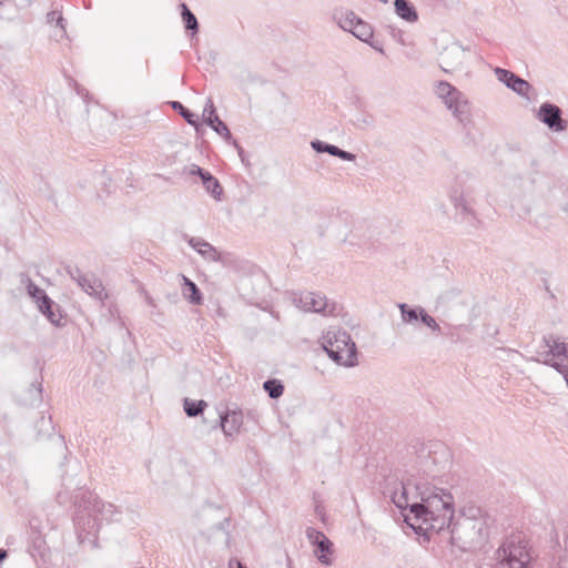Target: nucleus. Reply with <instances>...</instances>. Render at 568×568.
<instances>
[{
  "label": "nucleus",
  "instance_id": "obj_39",
  "mask_svg": "<svg viewBox=\"0 0 568 568\" xmlns=\"http://www.w3.org/2000/svg\"><path fill=\"white\" fill-rule=\"evenodd\" d=\"M338 159L343 160V161H355L356 160V154L352 153V152H348V151H345L343 149H339V152H338Z\"/></svg>",
  "mask_w": 568,
  "mask_h": 568
},
{
  "label": "nucleus",
  "instance_id": "obj_30",
  "mask_svg": "<svg viewBox=\"0 0 568 568\" xmlns=\"http://www.w3.org/2000/svg\"><path fill=\"white\" fill-rule=\"evenodd\" d=\"M214 116H219V114L216 113V108L214 105L213 100L211 98H207L202 114V122L205 125H209L210 121H212Z\"/></svg>",
  "mask_w": 568,
  "mask_h": 568
},
{
  "label": "nucleus",
  "instance_id": "obj_43",
  "mask_svg": "<svg viewBox=\"0 0 568 568\" xmlns=\"http://www.w3.org/2000/svg\"><path fill=\"white\" fill-rule=\"evenodd\" d=\"M64 19L61 14L58 16V24L61 27L62 31L64 32L65 31V28H64Z\"/></svg>",
  "mask_w": 568,
  "mask_h": 568
},
{
  "label": "nucleus",
  "instance_id": "obj_3",
  "mask_svg": "<svg viewBox=\"0 0 568 568\" xmlns=\"http://www.w3.org/2000/svg\"><path fill=\"white\" fill-rule=\"evenodd\" d=\"M489 517L478 506L465 507L456 521H452L450 542L460 551H474L480 549L488 539Z\"/></svg>",
  "mask_w": 568,
  "mask_h": 568
},
{
  "label": "nucleus",
  "instance_id": "obj_28",
  "mask_svg": "<svg viewBox=\"0 0 568 568\" xmlns=\"http://www.w3.org/2000/svg\"><path fill=\"white\" fill-rule=\"evenodd\" d=\"M541 363L561 374L566 384L568 385V364H565L562 359H558L557 357L552 356H547L546 354Z\"/></svg>",
  "mask_w": 568,
  "mask_h": 568
},
{
  "label": "nucleus",
  "instance_id": "obj_13",
  "mask_svg": "<svg viewBox=\"0 0 568 568\" xmlns=\"http://www.w3.org/2000/svg\"><path fill=\"white\" fill-rule=\"evenodd\" d=\"M187 243L206 261L221 262L223 265H229L231 262L230 253L219 252L215 246L201 237L191 236L187 239Z\"/></svg>",
  "mask_w": 568,
  "mask_h": 568
},
{
  "label": "nucleus",
  "instance_id": "obj_52",
  "mask_svg": "<svg viewBox=\"0 0 568 568\" xmlns=\"http://www.w3.org/2000/svg\"><path fill=\"white\" fill-rule=\"evenodd\" d=\"M2 7H3V2H2V1H0V9H1Z\"/></svg>",
  "mask_w": 568,
  "mask_h": 568
},
{
  "label": "nucleus",
  "instance_id": "obj_49",
  "mask_svg": "<svg viewBox=\"0 0 568 568\" xmlns=\"http://www.w3.org/2000/svg\"><path fill=\"white\" fill-rule=\"evenodd\" d=\"M38 390H39V393H42V385H41V383H39Z\"/></svg>",
  "mask_w": 568,
  "mask_h": 568
},
{
  "label": "nucleus",
  "instance_id": "obj_23",
  "mask_svg": "<svg viewBox=\"0 0 568 568\" xmlns=\"http://www.w3.org/2000/svg\"><path fill=\"white\" fill-rule=\"evenodd\" d=\"M544 342L546 346L549 347V351L545 353L547 356L568 359V343L560 342L559 338L554 335L544 336Z\"/></svg>",
  "mask_w": 568,
  "mask_h": 568
},
{
  "label": "nucleus",
  "instance_id": "obj_36",
  "mask_svg": "<svg viewBox=\"0 0 568 568\" xmlns=\"http://www.w3.org/2000/svg\"><path fill=\"white\" fill-rule=\"evenodd\" d=\"M230 144L233 145L235 148V150L237 151L242 163L245 164L246 166L250 165L247 155H246L244 149L242 148V145L239 143V141L233 139V141H231Z\"/></svg>",
  "mask_w": 568,
  "mask_h": 568
},
{
  "label": "nucleus",
  "instance_id": "obj_48",
  "mask_svg": "<svg viewBox=\"0 0 568 568\" xmlns=\"http://www.w3.org/2000/svg\"><path fill=\"white\" fill-rule=\"evenodd\" d=\"M247 417L254 418V412H252V410L247 412Z\"/></svg>",
  "mask_w": 568,
  "mask_h": 568
},
{
  "label": "nucleus",
  "instance_id": "obj_34",
  "mask_svg": "<svg viewBox=\"0 0 568 568\" xmlns=\"http://www.w3.org/2000/svg\"><path fill=\"white\" fill-rule=\"evenodd\" d=\"M65 272L77 284L84 281L85 274L77 265H67Z\"/></svg>",
  "mask_w": 568,
  "mask_h": 568
},
{
  "label": "nucleus",
  "instance_id": "obj_16",
  "mask_svg": "<svg viewBox=\"0 0 568 568\" xmlns=\"http://www.w3.org/2000/svg\"><path fill=\"white\" fill-rule=\"evenodd\" d=\"M39 312L54 326H61L64 318L61 307L50 297L37 303Z\"/></svg>",
  "mask_w": 568,
  "mask_h": 568
},
{
  "label": "nucleus",
  "instance_id": "obj_14",
  "mask_svg": "<svg viewBox=\"0 0 568 568\" xmlns=\"http://www.w3.org/2000/svg\"><path fill=\"white\" fill-rule=\"evenodd\" d=\"M465 48L459 43H453L445 48L440 54L439 67L445 73L459 70L464 64Z\"/></svg>",
  "mask_w": 568,
  "mask_h": 568
},
{
  "label": "nucleus",
  "instance_id": "obj_42",
  "mask_svg": "<svg viewBox=\"0 0 568 568\" xmlns=\"http://www.w3.org/2000/svg\"><path fill=\"white\" fill-rule=\"evenodd\" d=\"M373 49H375L376 51H378L379 53L384 54V49H383V45L378 44V43H375L373 42L372 40H369V43H368Z\"/></svg>",
  "mask_w": 568,
  "mask_h": 568
},
{
  "label": "nucleus",
  "instance_id": "obj_45",
  "mask_svg": "<svg viewBox=\"0 0 568 568\" xmlns=\"http://www.w3.org/2000/svg\"><path fill=\"white\" fill-rule=\"evenodd\" d=\"M558 539H559L558 532L555 531V536L551 537V540H552V542H555L556 546H559V540Z\"/></svg>",
  "mask_w": 568,
  "mask_h": 568
},
{
  "label": "nucleus",
  "instance_id": "obj_26",
  "mask_svg": "<svg viewBox=\"0 0 568 568\" xmlns=\"http://www.w3.org/2000/svg\"><path fill=\"white\" fill-rule=\"evenodd\" d=\"M207 126L211 128L216 134H219L227 144L233 141L234 138L229 126L223 120H221L220 116H214Z\"/></svg>",
  "mask_w": 568,
  "mask_h": 568
},
{
  "label": "nucleus",
  "instance_id": "obj_10",
  "mask_svg": "<svg viewBox=\"0 0 568 568\" xmlns=\"http://www.w3.org/2000/svg\"><path fill=\"white\" fill-rule=\"evenodd\" d=\"M243 419V410L234 404L232 407L227 406L224 412L219 413V418L212 428L221 427L225 437H232L234 434L240 433Z\"/></svg>",
  "mask_w": 568,
  "mask_h": 568
},
{
  "label": "nucleus",
  "instance_id": "obj_22",
  "mask_svg": "<svg viewBox=\"0 0 568 568\" xmlns=\"http://www.w3.org/2000/svg\"><path fill=\"white\" fill-rule=\"evenodd\" d=\"M397 307L400 313V318L405 324H415L420 322L423 312H426V310L420 305L410 306L407 303H398Z\"/></svg>",
  "mask_w": 568,
  "mask_h": 568
},
{
  "label": "nucleus",
  "instance_id": "obj_44",
  "mask_svg": "<svg viewBox=\"0 0 568 568\" xmlns=\"http://www.w3.org/2000/svg\"><path fill=\"white\" fill-rule=\"evenodd\" d=\"M545 288H546V291H547L548 295L550 296V298L555 300V298H556V296H555V294L550 291L549 286L547 285V281H545Z\"/></svg>",
  "mask_w": 568,
  "mask_h": 568
},
{
  "label": "nucleus",
  "instance_id": "obj_37",
  "mask_svg": "<svg viewBox=\"0 0 568 568\" xmlns=\"http://www.w3.org/2000/svg\"><path fill=\"white\" fill-rule=\"evenodd\" d=\"M186 170L189 175H196L200 178V180L202 179V176H204V174L209 172L207 170H204L197 164H191Z\"/></svg>",
  "mask_w": 568,
  "mask_h": 568
},
{
  "label": "nucleus",
  "instance_id": "obj_19",
  "mask_svg": "<svg viewBox=\"0 0 568 568\" xmlns=\"http://www.w3.org/2000/svg\"><path fill=\"white\" fill-rule=\"evenodd\" d=\"M182 277V296L192 305L203 304V294L199 286L187 276L181 274Z\"/></svg>",
  "mask_w": 568,
  "mask_h": 568
},
{
  "label": "nucleus",
  "instance_id": "obj_21",
  "mask_svg": "<svg viewBox=\"0 0 568 568\" xmlns=\"http://www.w3.org/2000/svg\"><path fill=\"white\" fill-rule=\"evenodd\" d=\"M78 285L90 296L99 300H103V297L106 296L101 280L97 278L94 274H85L84 281H80Z\"/></svg>",
  "mask_w": 568,
  "mask_h": 568
},
{
  "label": "nucleus",
  "instance_id": "obj_25",
  "mask_svg": "<svg viewBox=\"0 0 568 568\" xmlns=\"http://www.w3.org/2000/svg\"><path fill=\"white\" fill-rule=\"evenodd\" d=\"M207 403L203 399L194 400L185 397L183 399V409L187 417H197L203 414Z\"/></svg>",
  "mask_w": 568,
  "mask_h": 568
},
{
  "label": "nucleus",
  "instance_id": "obj_35",
  "mask_svg": "<svg viewBox=\"0 0 568 568\" xmlns=\"http://www.w3.org/2000/svg\"><path fill=\"white\" fill-rule=\"evenodd\" d=\"M329 144L331 143H327V142H324L322 140H318V139H315L311 142V146L312 149L316 152V153H327V150L329 148Z\"/></svg>",
  "mask_w": 568,
  "mask_h": 568
},
{
  "label": "nucleus",
  "instance_id": "obj_40",
  "mask_svg": "<svg viewBox=\"0 0 568 568\" xmlns=\"http://www.w3.org/2000/svg\"><path fill=\"white\" fill-rule=\"evenodd\" d=\"M230 568H247L242 561L239 559H231L229 564Z\"/></svg>",
  "mask_w": 568,
  "mask_h": 568
},
{
  "label": "nucleus",
  "instance_id": "obj_51",
  "mask_svg": "<svg viewBox=\"0 0 568 568\" xmlns=\"http://www.w3.org/2000/svg\"><path fill=\"white\" fill-rule=\"evenodd\" d=\"M382 3H387L388 0H379Z\"/></svg>",
  "mask_w": 568,
  "mask_h": 568
},
{
  "label": "nucleus",
  "instance_id": "obj_15",
  "mask_svg": "<svg viewBox=\"0 0 568 568\" xmlns=\"http://www.w3.org/2000/svg\"><path fill=\"white\" fill-rule=\"evenodd\" d=\"M297 306L306 312L331 314L332 310H328V301L321 293L308 292L301 294L298 298L294 300Z\"/></svg>",
  "mask_w": 568,
  "mask_h": 568
},
{
  "label": "nucleus",
  "instance_id": "obj_6",
  "mask_svg": "<svg viewBox=\"0 0 568 568\" xmlns=\"http://www.w3.org/2000/svg\"><path fill=\"white\" fill-rule=\"evenodd\" d=\"M436 94L460 124L467 126L471 122L469 102L456 87L444 80L438 81Z\"/></svg>",
  "mask_w": 568,
  "mask_h": 568
},
{
  "label": "nucleus",
  "instance_id": "obj_24",
  "mask_svg": "<svg viewBox=\"0 0 568 568\" xmlns=\"http://www.w3.org/2000/svg\"><path fill=\"white\" fill-rule=\"evenodd\" d=\"M202 185L205 191L216 201H221L223 195V187L220 181L209 171L201 179Z\"/></svg>",
  "mask_w": 568,
  "mask_h": 568
},
{
  "label": "nucleus",
  "instance_id": "obj_47",
  "mask_svg": "<svg viewBox=\"0 0 568 568\" xmlns=\"http://www.w3.org/2000/svg\"><path fill=\"white\" fill-rule=\"evenodd\" d=\"M146 301H148V303H149L150 305H154V304H153V300H152V297L148 296V297H146Z\"/></svg>",
  "mask_w": 568,
  "mask_h": 568
},
{
  "label": "nucleus",
  "instance_id": "obj_1",
  "mask_svg": "<svg viewBox=\"0 0 568 568\" xmlns=\"http://www.w3.org/2000/svg\"><path fill=\"white\" fill-rule=\"evenodd\" d=\"M449 452L442 443L423 444L417 453L418 464L426 478H408L400 483V491L392 494L394 505L402 511L406 521L409 515L426 529L443 530L454 520V497L452 493L437 487L428 479H435L439 470L449 463ZM415 531L414 524L407 523Z\"/></svg>",
  "mask_w": 568,
  "mask_h": 568
},
{
  "label": "nucleus",
  "instance_id": "obj_50",
  "mask_svg": "<svg viewBox=\"0 0 568 568\" xmlns=\"http://www.w3.org/2000/svg\"><path fill=\"white\" fill-rule=\"evenodd\" d=\"M568 535L565 532V542L567 544Z\"/></svg>",
  "mask_w": 568,
  "mask_h": 568
},
{
  "label": "nucleus",
  "instance_id": "obj_2",
  "mask_svg": "<svg viewBox=\"0 0 568 568\" xmlns=\"http://www.w3.org/2000/svg\"><path fill=\"white\" fill-rule=\"evenodd\" d=\"M78 464L68 465L61 475V489L57 493V503L61 506L71 504L74 508L73 524L81 544L89 541L98 546V534L103 521H110L119 513L111 503L102 501L99 496L85 488L78 478Z\"/></svg>",
  "mask_w": 568,
  "mask_h": 568
},
{
  "label": "nucleus",
  "instance_id": "obj_5",
  "mask_svg": "<svg viewBox=\"0 0 568 568\" xmlns=\"http://www.w3.org/2000/svg\"><path fill=\"white\" fill-rule=\"evenodd\" d=\"M449 199L456 210V217L462 223H466L470 230H477L480 220L474 210L475 196L474 187L457 178L449 192Z\"/></svg>",
  "mask_w": 568,
  "mask_h": 568
},
{
  "label": "nucleus",
  "instance_id": "obj_20",
  "mask_svg": "<svg viewBox=\"0 0 568 568\" xmlns=\"http://www.w3.org/2000/svg\"><path fill=\"white\" fill-rule=\"evenodd\" d=\"M394 11L397 17L406 22L415 23L418 21L417 9L409 0H394Z\"/></svg>",
  "mask_w": 568,
  "mask_h": 568
},
{
  "label": "nucleus",
  "instance_id": "obj_4",
  "mask_svg": "<svg viewBox=\"0 0 568 568\" xmlns=\"http://www.w3.org/2000/svg\"><path fill=\"white\" fill-rule=\"evenodd\" d=\"M322 346L327 356L337 365L354 367L358 364L356 344L346 331H328L323 336Z\"/></svg>",
  "mask_w": 568,
  "mask_h": 568
},
{
  "label": "nucleus",
  "instance_id": "obj_33",
  "mask_svg": "<svg viewBox=\"0 0 568 568\" xmlns=\"http://www.w3.org/2000/svg\"><path fill=\"white\" fill-rule=\"evenodd\" d=\"M353 122L359 129L369 128L374 124V118L369 114L359 113Z\"/></svg>",
  "mask_w": 568,
  "mask_h": 568
},
{
  "label": "nucleus",
  "instance_id": "obj_18",
  "mask_svg": "<svg viewBox=\"0 0 568 568\" xmlns=\"http://www.w3.org/2000/svg\"><path fill=\"white\" fill-rule=\"evenodd\" d=\"M171 108L179 113L183 120L194 126L196 134L200 135L204 132V129L202 126V123L200 122V118L196 113L191 111L189 108H186L182 102L180 101H171L170 102Z\"/></svg>",
  "mask_w": 568,
  "mask_h": 568
},
{
  "label": "nucleus",
  "instance_id": "obj_9",
  "mask_svg": "<svg viewBox=\"0 0 568 568\" xmlns=\"http://www.w3.org/2000/svg\"><path fill=\"white\" fill-rule=\"evenodd\" d=\"M536 118L552 132H564L568 128L567 120L562 118V110L550 101L539 105Z\"/></svg>",
  "mask_w": 568,
  "mask_h": 568
},
{
  "label": "nucleus",
  "instance_id": "obj_31",
  "mask_svg": "<svg viewBox=\"0 0 568 568\" xmlns=\"http://www.w3.org/2000/svg\"><path fill=\"white\" fill-rule=\"evenodd\" d=\"M460 294H462V291L458 287H452V288L443 292L438 296L437 303L438 304H448V303L453 302L454 300H456L457 297H459Z\"/></svg>",
  "mask_w": 568,
  "mask_h": 568
},
{
  "label": "nucleus",
  "instance_id": "obj_29",
  "mask_svg": "<svg viewBox=\"0 0 568 568\" xmlns=\"http://www.w3.org/2000/svg\"><path fill=\"white\" fill-rule=\"evenodd\" d=\"M27 280V293L34 301V303H39L41 300L47 298L49 295L47 292L37 285L30 277L23 275Z\"/></svg>",
  "mask_w": 568,
  "mask_h": 568
},
{
  "label": "nucleus",
  "instance_id": "obj_46",
  "mask_svg": "<svg viewBox=\"0 0 568 568\" xmlns=\"http://www.w3.org/2000/svg\"><path fill=\"white\" fill-rule=\"evenodd\" d=\"M55 14H57V12H55V11H51V12L48 14L49 20H55Z\"/></svg>",
  "mask_w": 568,
  "mask_h": 568
},
{
  "label": "nucleus",
  "instance_id": "obj_17",
  "mask_svg": "<svg viewBox=\"0 0 568 568\" xmlns=\"http://www.w3.org/2000/svg\"><path fill=\"white\" fill-rule=\"evenodd\" d=\"M180 16L183 22L185 33L193 39L200 32V23L196 16L191 11L185 2L179 3Z\"/></svg>",
  "mask_w": 568,
  "mask_h": 568
},
{
  "label": "nucleus",
  "instance_id": "obj_7",
  "mask_svg": "<svg viewBox=\"0 0 568 568\" xmlns=\"http://www.w3.org/2000/svg\"><path fill=\"white\" fill-rule=\"evenodd\" d=\"M530 555L521 541L505 540L497 550V562L494 568H528Z\"/></svg>",
  "mask_w": 568,
  "mask_h": 568
},
{
  "label": "nucleus",
  "instance_id": "obj_27",
  "mask_svg": "<svg viewBox=\"0 0 568 568\" xmlns=\"http://www.w3.org/2000/svg\"><path fill=\"white\" fill-rule=\"evenodd\" d=\"M263 388L272 399L280 398L284 393V385L277 378H268L263 383Z\"/></svg>",
  "mask_w": 568,
  "mask_h": 568
},
{
  "label": "nucleus",
  "instance_id": "obj_12",
  "mask_svg": "<svg viewBox=\"0 0 568 568\" xmlns=\"http://www.w3.org/2000/svg\"><path fill=\"white\" fill-rule=\"evenodd\" d=\"M494 73L498 81L520 97H528L529 91L532 89L528 81L508 69L496 67Z\"/></svg>",
  "mask_w": 568,
  "mask_h": 568
},
{
  "label": "nucleus",
  "instance_id": "obj_41",
  "mask_svg": "<svg viewBox=\"0 0 568 568\" xmlns=\"http://www.w3.org/2000/svg\"><path fill=\"white\" fill-rule=\"evenodd\" d=\"M339 149L337 145H334V144H329V148L327 150V153L332 156H338V152H339Z\"/></svg>",
  "mask_w": 568,
  "mask_h": 568
},
{
  "label": "nucleus",
  "instance_id": "obj_11",
  "mask_svg": "<svg viewBox=\"0 0 568 568\" xmlns=\"http://www.w3.org/2000/svg\"><path fill=\"white\" fill-rule=\"evenodd\" d=\"M338 26L348 32H352L357 39L365 43H369L373 40L372 27L358 18L353 11H347L344 18H338Z\"/></svg>",
  "mask_w": 568,
  "mask_h": 568
},
{
  "label": "nucleus",
  "instance_id": "obj_32",
  "mask_svg": "<svg viewBox=\"0 0 568 568\" xmlns=\"http://www.w3.org/2000/svg\"><path fill=\"white\" fill-rule=\"evenodd\" d=\"M419 323L428 327L433 333H436L438 335L442 334V328L439 324L432 315L427 313V311L423 312Z\"/></svg>",
  "mask_w": 568,
  "mask_h": 568
},
{
  "label": "nucleus",
  "instance_id": "obj_38",
  "mask_svg": "<svg viewBox=\"0 0 568 568\" xmlns=\"http://www.w3.org/2000/svg\"><path fill=\"white\" fill-rule=\"evenodd\" d=\"M390 34L393 39H395L400 44H405L404 42V32L400 29L390 27Z\"/></svg>",
  "mask_w": 568,
  "mask_h": 568
},
{
  "label": "nucleus",
  "instance_id": "obj_8",
  "mask_svg": "<svg viewBox=\"0 0 568 568\" xmlns=\"http://www.w3.org/2000/svg\"><path fill=\"white\" fill-rule=\"evenodd\" d=\"M305 535L317 561L325 567L332 566L336 551L334 542L322 530L314 527H307Z\"/></svg>",
  "mask_w": 568,
  "mask_h": 568
}]
</instances>
